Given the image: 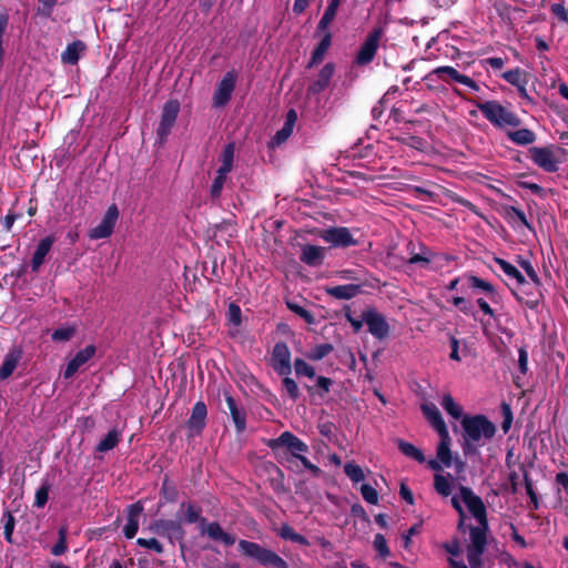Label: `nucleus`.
I'll use <instances>...</instances> for the list:
<instances>
[{
    "mask_svg": "<svg viewBox=\"0 0 568 568\" xmlns=\"http://www.w3.org/2000/svg\"><path fill=\"white\" fill-rule=\"evenodd\" d=\"M452 504L454 508L459 513V527L467 526L466 510L476 520V526L469 527L470 544L468 546V561L473 568H476L479 564V557L484 551L486 545V531H487V519L486 509L479 497L474 493L462 487L459 491L453 496Z\"/></svg>",
    "mask_w": 568,
    "mask_h": 568,
    "instance_id": "1",
    "label": "nucleus"
},
{
    "mask_svg": "<svg viewBox=\"0 0 568 568\" xmlns=\"http://www.w3.org/2000/svg\"><path fill=\"white\" fill-rule=\"evenodd\" d=\"M464 429L463 452L466 456L477 455L496 433V426L483 415L465 416L462 420Z\"/></svg>",
    "mask_w": 568,
    "mask_h": 568,
    "instance_id": "2",
    "label": "nucleus"
},
{
    "mask_svg": "<svg viewBox=\"0 0 568 568\" xmlns=\"http://www.w3.org/2000/svg\"><path fill=\"white\" fill-rule=\"evenodd\" d=\"M239 551L266 568H288V564L275 551L246 539L239 540Z\"/></svg>",
    "mask_w": 568,
    "mask_h": 568,
    "instance_id": "3",
    "label": "nucleus"
},
{
    "mask_svg": "<svg viewBox=\"0 0 568 568\" xmlns=\"http://www.w3.org/2000/svg\"><path fill=\"white\" fill-rule=\"evenodd\" d=\"M484 116L495 126H518L519 118L508 108L497 101H486L476 104Z\"/></svg>",
    "mask_w": 568,
    "mask_h": 568,
    "instance_id": "4",
    "label": "nucleus"
},
{
    "mask_svg": "<svg viewBox=\"0 0 568 568\" xmlns=\"http://www.w3.org/2000/svg\"><path fill=\"white\" fill-rule=\"evenodd\" d=\"M180 102L176 99L168 100L162 108L161 119L156 129V143L163 145L176 122L180 112Z\"/></svg>",
    "mask_w": 568,
    "mask_h": 568,
    "instance_id": "5",
    "label": "nucleus"
},
{
    "mask_svg": "<svg viewBox=\"0 0 568 568\" xmlns=\"http://www.w3.org/2000/svg\"><path fill=\"white\" fill-rule=\"evenodd\" d=\"M439 437L440 440L437 445L436 459L428 460V466L434 470H442L443 467L455 465L456 470L458 473L462 471L464 469V463L458 458H453L449 433L439 434Z\"/></svg>",
    "mask_w": 568,
    "mask_h": 568,
    "instance_id": "6",
    "label": "nucleus"
},
{
    "mask_svg": "<svg viewBox=\"0 0 568 568\" xmlns=\"http://www.w3.org/2000/svg\"><path fill=\"white\" fill-rule=\"evenodd\" d=\"M267 446L275 452L280 448H287L292 457L298 459L300 456H304V453L308 452V445L295 436L293 433L286 430L283 432L278 437L272 438L267 442Z\"/></svg>",
    "mask_w": 568,
    "mask_h": 568,
    "instance_id": "7",
    "label": "nucleus"
},
{
    "mask_svg": "<svg viewBox=\"0 0 568 568\" xmlns=\"http://www.w3.org/2000/svg\"><path fill=\"white\" fill-rule=\"evenodd\" d=\"M530 158L535 164L547 172H555L560 163L559 149L557 148H537L529 150Z\"/></svg>",
    "mask_w": 568,
    "mask_h": 568,
    "instance_id": "8",
    "label": "nucleus"
},
{
    "mask_svg": "<svg viewBox=\"0 0 568 568\" xmlns=\"http://www.w3.org/2000/svg\"><path fill=\"white\" fill-rule=\"evenodd\" d=\"M236 81L237 73L235 70L227 71L223 75L213 94V105L215 108H223L230 102L236 87Z\"/></svg>",
    "mask_w": 568,
    "mask_h": 568,
    "instance_id": "9",
    "label": "nucleus"
},
{
    "mask_svg": "<svg viewBox=\"0 0 568 568\" xmlns=\"http://www.w3.org/2000/svg\"><path fill=\"white\" fill-rule=\"evenodd\" d=\"M382 38V29L375 28L373 29L367 38L365 39L364 43L361 45L356 58L355 63L357 65H367L371 63L377 52V49L379 47V41Z\"/></svg>",
    "mask_w": 568,
    "mask_h": 568,
    "instance_id": "10",
    "label": "nucleus"
},
{
    "mask_svg": "<svg viewBox=\"0 0 568 568\" xmlns=\"http://www.w3.org/2000/svg\"><path fill=\"white\" fill-rule=\"evenodd\" d=\"M119 219V209L115 204L108 207L101 222L89 231V237L100 240L110 237Z\"/></svg>",
    "mask_w": 568,
    "mask_h": 568,
    "instance_id": "11",
    "label": "nucleus"
},
{
    "mask_svg": "<svg viewBox=\"0 0 568 568\" xmlns=\"http://www.w3.org/2000/svg\"><path fill=\"white\" fill-rule=\"evenodd\" d=\"M272 367L282 376H287L292 373L291 351L285 342H277L272 352Z\"/></svg>",
    "mask_w": 568,
    "mask_h": 568,
    "instance_id": "12",
    "label": "nucleus"
},
{
    "mask_svg": "<svg viewBox=\"0 0 568 568\" xmlns=\"http://www.w3.org/2000/svg\"><path fill=\"white\" fill-rule=\"evenodd\" d=\"M324 242L329 243L334 247H349L357 244L347 227L332 226L322 233Z\"/></svg>",
    "mask_w": 568,
    "mask_h": 568,
    "instance_id": "13",
    "label": "nucleus"
},
{
    "mask_svg": "<svg viewBox=\"0 0 568 568\" xmlns=\"http://www.w3.org/2000/svg\"><path fill=\"white\" fill-rule=\"evenodd\" d=\"M207 408L203 400L196 402L191 412V416L186 422L190 436H199L206 426Z\"/></svg>",
    "mask_w": 568,
    "mask_h": 568,
    "instance_id": "14",
    "label": "nucleus"
},
{
    "mask_svg": "<svg viewBox=\"0 0 568 568\" xmlns=\"http://www.w3.org/2000/svg\"><path fill=\"white\" fill-rule=\"evenodd\" d=\"M158 535L168 537L173 544V539L183 540L185 531L178 520L173 519H159L151 527Z\"/></svg>",
    "mask_w": 568,
    "mask_h": 568,
    "instance_id": "15",
    "label": "nucleus"
},
{
    "mask_svg": "<svg viewBox=\"0 0 568 568\" xmlns=\"http://www.w3.org/2000/svg\"><path fill=\"white\" fill-rule=\"evenodd\" d=\"M363 318L368 326V331L376 337H384L388 333V323L386 318L375 308L363 311Z\"/></svg>",
    "mask_w": 568,
    "mask_h": 568,
    "instance_id": "16",
    "label": "nucleus"
},
{
    "mask_svg": "<svg viewBox=\"0 0 568 568\" xmlns=\"http://www.w3.org/2000/svg\"><path fill=\"white\" fill-rule=\"evenodd\" d=\"M97 353V347L93 344L85 346L80 349L75 355L68 362L63 372L65 379L71 378L79 371V368L88 363Z\"/></svg>",
    "mask_w": 568,
    "mask_h": 568,
    "instance_id": "17",
    "label": "nucleus"
},
{
    "mask_svg": "<svg viewBox=\"0 0 568 568\" xmlns=\"http://www.w3.org/2000/svg\"><path fill=\"white\" fill-rule=\"evenodd\" d=\"M335 72V65L332 62L326 63L318 72L317 79L307 88V95H316L328 88Z\"/></svg>",
    "mask_w": 568,
    "mask_h": 568,
    "instance_id": "18",
    "label": "nucleus"
},
{
    "mask_svg": "<svg viewBox=\"0 0 568 568\" xmlns=\"http://www.w3.org/2000/svg\"><path fill=\"white\" fill-rule=\"evenodd\" d=\"M22 356L23 351L19 346H12L8 351L0 366V382L9 378L13 374V372L18 367V364L22 359Z\"/></svg>",
    "mask_w": 568,
    "mask_h": 568,
    "instance_id": "19",
    "label": "nucleus"
},
{
    "mask_svg": "<svg viewBox=\"0 0 568 568\" xmlns=\"http://www.w3.org/2000/svg\"><path fill=\"white\" fill-rule=\"evenodd\" d=\"M128 523L123 528L125 538L132 539L135 537L139 529V517L143 511V506L140 501L128 506Z\"/></svg>",
    "mask_w": 568,
    "mask_h": 568,
    "instance_id": "20",
    "label": "nucleus"
},
{
    "mask_svg": "<svg viewBox=\"0 0 568 568\" xmlns=\"http://www.w3.org/2000/svg\"><path fill=\"white\" fill-rule=\"evenodd\" d=\"M225 402H226L227 408L230 410L232 420L234 423L236 433L242 434L246 429V413H245V410L242 407H239L235 398L230 394H225Z\"/></svg>",
    "mask_w": 568,
    "mask_h": 568,
    "instance_id": "21",
    "label": "nucleus"
},
{
    "mask_svg": "<svg viewBox=\"0 0 568 568\" xmlns=\"http://www.w3.org/2000/svg\"><path fill=\"white\" fill-rule=\"evenodd\" d=\"M55 239L52 235H48L40 240L37 248L31 258V268L33 272H38L44 262L47 254L50 252Z\"/></svg>",
    "mask_w": 568,
    "mask_h": 568,
    "instance_id": "22",
    "label": "nucleus"
},
{
    "mask_svg": "<svg viewBox=\"0 0 568 568\" xmlns=\"http://www.w3.org/2000/svg\"><path fill=\"white\" fill-rule=\"evenodd\" d=\"M325 257L324 247L306 244L302 248L301 261L308 266H320Z\"/></svg>",
    "mask_w": 568,
    "mask_h": 568,
    "instance_id": "23",
    "label": "nucleus"
},
{
    "mask_svg": "<svg viewBox=\"0 0 568 568\" xmlns=\"http://www.w3.org/2000/svg\"><path fill=\"white\" fill-rule=\"evenodd\" d=\"M322 33L323 37L312 52L311 59L306 67L307 69H311L314 65L321 63L332 44V33L328 30Z\"/></svg>",
    "mask_w": 568,
    "mask_h": 568,
    "instance_id": "24",
    "label": "nucleus"
},
{
    "mask_svg": "<svg viewBox=\"0 0 568 568\" xmlns=\"http://www.w3.org/2000/svg\"><path fill=\"white\" fill-rule=\"evenodd\" d=\"M422 410L427 418V420L432 424V426L437 430L438 434H445L448 432L447 426L440 415V412L433 403H424L422 405Z\"/></svg>",
    "mask_w": 568,
    "mask_h": 568,
    "instance_id": "25",
    "label": "nucleus"
},
{
    "mask_svg": "<svg viewBox=\"0 0 568 568\" xmlns=\"http://www.w3.org/2000/svg\"><path fill=\"white\" fill-rule=\"evenodd\" d=\"M205 530L202 534H206L211 539L219 540L225 546H233L235 544V537L223 530L217 521L207 523L204 525Z\"/></svg>",
    "mask_w": 568,
    "mask_h": 568,
    "instance_id": "26",
    "label": "nucleus"
},
{
    "mask_svg": "<svg viewBox=\"0 0 568 568\" xmlns=\"http://www.w3.org/2000/svg\"><path fill=\"white\" fill-rule=\"evenodd\" d=\"M361 284H346L326 287V293L336 300H351L362 292Z\"/></svg>",
    "mask_w": 568,
    "mask_h": 568,
    "instance_id": "27",
    "label": "nucleus"
},
{
    "mask_svg": "<svg viewBox=\"0 0 568 568\" xmlns=\"http://www.w3.org/2000/svg\"><path fill=\"white\" fill-rule=\"evenodd\" d=\"M85 50V44L81 40H75L69 43L61 54V60L67 64H77L80 59V53Z\"/></svg>",
    "mask_w": 568,
    "mask_h": 568,
    "instance_id": "28",
    "label": "nucleus"
},
{
    "mask_svg": "<svg viewBox=\"0 0 568 568\" xmlns=\"http://www.w3.org/2000/svg\"><path fill=\"white\" fill-rule=\"evenodd\" d=\"M342 0H329L328 4L324 11V14L322 16L317 27H316V34H320L321 32H324L328 29V26L334 20L336 12L338 10V7L341 4Z\"/></svg>",
    "mask_w": 568,
    "mask_h": 568,
    "instance_id": "29",
    "label": "nucleus"
},
{
    "mask_svg": "<svg viewBox=\"0 0 568 568\" xmlns=\"http://www.w3.org/2000/svg\"><path fill=\"white\" fill-rule=\"evenodd\" d=\"M433 256V253L426 246L419 244L417 252L414 250L410 252L409 263L418 265L420 268H428Z\"/></svg>",
    "mask_w": 568,
    "mask_h": 568,
    "instance_id": "30",
    "label": "nucleus"
},
{
    "mask_svg": "<svg viewBox=\"0 0 568 568\" xmlns=\"http://www.w3.org/2000/svg\"><path fill=\"white\" fill-rule=\"evenodd\" d=\"M121 440V432L116 428L111 429L97 445L95 450L105 453L112 450Z\"/></svg>",
    "mask_w": 568,
    "mask_h": 568,
    "instance_id": "31",
    "label": "nucleus"
},
{
    "mask_svg": "<svg viewBox=\"0 0 568 568\" xmlns=\"http://www.w3.org/2000/svg\"><path fill=\"white\" fill-rule=\"evenodd\" d=\"M184 507H186L185 521L187 524L200 523L202 526L206 524L207 519L201 516L202 509L200 506L192 503H182L180 508L183 509Z\"/></svg>",
    "mask_w": 568,
    "mask_h": 568,
    "instance_id": "32",
    "label": "nucleus"
},
{
    "mask_svg": "<svg viewBox=\"0 0 568 568\" xmlns=\"http://www.w3.org/2000/svg\"><path fill=\"white\" fill-rule=\"evenodd\" d=\"M454 483L455 480L449 474H437L435 476L436 491L445 497L452 494Z\"/></svg>",
    "mask_w": 568,
    "mask_h": 568,
    "instance_id": "33",
    "label": "nucleus"
},
{
    "mask_svg": "<svg viewBox=\"0 0 568 568\" xmlns=\"http://www.w3.org/2000/svg\"><path fill=\"white\" fill-rule=\"evenodd\" d=\"M442 407L455 419L463 417V407L455 402L450 394H445L440 402Z\"/></svg>",
    "mask_w": 568,
    "mask_h": 568,
    "instance_id": "34",
    "label": "nucleus"
},
{
    "mask_svg": "<svg viewBox=\"0 0 568 568\" xmlns=\"http://www.w3.org/2000/svg\"><path fill=\"white\" fill-rule=\"evenodd\" d=\"M509 139L518 145L531 144L536 140L535 133L529 129H519L508 133Z\"/></svg>",
    "mask_w": 568,
    "mask_h": 568,
    "instance_id": "35",
    "label": "nucleus"
},
{
    "mask_svg": "<svg viewBox=\"0 0 568 568\" xmlns=\"http://www.w3.org/2000/svg\"><path fill=\"white\" fill-rule=\"evenodd\" d=\"M495 262L508 277L514 278L518 284L525 283V277L513 264L503 258H495Z\"/></svg>",
    "mask_w": 568,
    "mask_h": 568,
    "instance_id": "36",
    "label": "nucleus"
},
{
    "mask_svg": "<svg viewBox=\"0 0 568 568\" xmlns=\"http://www.w3.org/2000/svg\"><path fill=\"white\" fill-rule=\"evenodd\" d=\"M161 495L168 503H175L179 497L176 486L169 479L168 476H165L162 481Z\"/></svg>",
    "mask_w": 568,
    "mask_h": 568,
    "instance_id": "37",
    "label": "nucleus"
},
{
    "mask_svg": "<svg viewBox=\"0 0 568 568\" xmlns=\"http://www.w3.org/2000/svg\"><path fill=\"white\" fill-rule=\"evenodd\" d=\"M333 349L334 347L331 343L318 344L306 354V357L314 362L321 361L331 354Z\"/></svg>",
    "mask_w": 568,
    "mask_h": 568,
    "instance_id": "38",
    "label": "nucleus"
},
{
    "mask_svg": "<svg viewBox=\"0 0 568 568\" xmlns=\"http://www.w3.org/2000/svg\"><path fill=\"white\" fill-rule=\"evenodd\" d=\"M466 281L468 287L470 288L478 290L489 295H493L495 293V288L489 282L484 281L477 276L470 275L466 278Z\"/></svg>",
    "mask_w": 568,
    "mask_h": 568,
    "instance_id": "39",
    "label": "nucleus"
},
{
    "mask_svg": "<svg viewBox=\"0 0 568 568\" xmlns=\"http://www.w3.org/2000/svg\"><path fill=\"white\" fill-rule=\"evenodd\" d=\"M67 536H68L67 527H64V526L60 527L58 530V541L51 548V554L53 556H61L68 550Z\"/></svg>",
    "mask_w": 568,
    "mask_h": 568,
    "instance_id": "40",
    "label": "nucleus"
},
{
    "mask_svg": "<svg viewBox=\"0 0 568 568\" xmlns=\"http://www.w3.org/2000/svg\"><path fill=\"white\" fill-rule=\"evenodd\" d=\"M398 447L405 456H407L412 459H415L419 463L425 462V456H424L423 452L420 449H418L417 447H415L414 445L406 443V442H399Z\"/></svg>",
    "mask_w": 568,
    "mask_h": 568,
    "instance_id": "41",
    "label": "nucleus"
},
{
    "mask_svg": "<svg viewBox=\"0 0 568 568\" xmlns=\"http://www.w3.org/2000/svg\"><path fill=\"white\" fill-rule=\"evenodd\" d=\"M344 473L354 484L362 483L365 479L363 468L354 463H346Z\"/></svg>",
    "mask_w": 568,
    "mask_h": 568,
    "instance_id": "42",
    "label": "nucleus"
},
{
    "mask_svg": "<svg viewBox=\"0 0 568 568\" xmlns=\"http://www.w3.org/2000/svg\"><path fill=\"white\" fill-rule=\"evenodd\" d=\"M60 0H38L37 16L50 19L52 17L54 7L58 6Z\"/></svg>",
    "mask_w": 568,
    "mask_h": 568,
    "instance_id": "43",
    "label": "nucleus"
},
{
    "mask_svg": "<svg viewBox=\"0 0 568 568\" xmlns=\"http://www.w3.org/2000/svg\"><path fill=\"white\" fill-rule=\"evenodd\" d=\"M75 333L77 329L74 326L59 327L53 331L51 338L53 342H68L75 335Z\"/></svg>",
    "mask_w": 568,
    "mask_h": 568,
    "instance_id": "44",
    "label": "nucleus"
},
{
    "mask_svg": "<svg viewBox=\"0 0 568 568\" xmlns=\"http://www.w3.org/2000/svg\"><path fill=\"white\" fill-rule=\"evenodd\" d=\"M294 369L297 376H307L310 378H314L316 375L315 368L302 358H296L294 361Z\"/></svg>",
    "mask_w": 568,
    "mask_h": 568,
    "instance_id": "45",
    "label": "nucleus"
},
{
    "mask_svg": "<svg viewBox=\"0 0 568 568\" xmlns=\"http://www.w3.org/2000/svg\"><path fill=\"white\" fill-rule=\"evenodd\" d=\"M3 520H4V527H3L4 538L9 544H13L12 535H13V530H14V526H16V518L9 510H7L3 514Z\"/></svg>",
    "mask_w": 568,
    "mask_h": 568,
    "instance_id": "46",
    "label": "nucleus"
},
{
    "mask_svg": "<svg viewBox=\"0 0 568 568\" xmlns=\"http://www.w3.org/2000/svg\"><path fill=\"white\" fill-rule=\"evenodd\" d=\"M50 485L48 483L42 484L36 491L33 506L42 508L45 506L49 499Z\"/></svg>",
    "mask_w": 568,
    "mask_h": 568,
    "instance_id": "47",
    "label": "nucleus"
},
{
    "mask_svg": "<svg viewBox=\"0 0 568 568\" xmlns=\"http://www.w3.org/2000/svg\"><path fill=\"white\" fill-rule=\"evenodd\" d=\"M282 385L291 399L296 400L300 397V395H301L300 388H298L296 382L293 378H291L288 375L284 376V378L282 381Z\"/></svg>",
    "mask_w": 568,
    "mask_h": 568,
    "instance_id": "48",
    "label": "nucleus"
},
{
    "mask_svg": "<svg viewBox=\"0 0 568 568\" xmlns=\"http://www.w3.org/2000/svg\"><path fill=\"white\" fill-rule=\"evenodd\" d=\"M226 317L230 324L240 326L242 323V311L241 307L234 302L230 303Z\"/></svg>",
    "mask_w": 568,
    "mask_h": 568,
    "instance_id": "49",
    "label": "nucleus"
},
{
    "mask_svg": "<svg viewBox=\"0 0 568 568\" xmlns=\"http://www.w3.org/2000/svg\"><path fill=\"white\" fill-rule=\"evenodd\" d=\"M287 307L296 315L302 317L307 324H314L315 317L311 311L295 303H287Z\"/></svg>",
    "mask_w": 568,
    "mask_h": 568,
    "instance_id": "50",
    "label": "nucleus"
},
{
    "mask_svg": "<svg viewBox=\"0 0 568 568\" xmlns=\"http://www.w3.org/2000/svg\"><path fill=\"white\" fill-rule=\"evenodd\" d=\"M361 494L368 504L376 505L378 503V493L372 485L362 484Z\"/></svg>",
    "mask_w": 568,
    "mask_h": 568,
    "instance_id": "51",
    "label": "nucleus"
},
{
    "mask_svg": "<svg viewBox=\"0 0 568 568\" xmlns=\"http://www.w3.org/2000/svg\"><path fill=\"white\" fill-rule=\"evenodd\" d=\"M136 544L140 546V547H144V548H148V549H151L153 551H155L156 554H163L164 551V548H163V545L156 539V538H138L136 539Z\"/></svg>",
    "mask_w": 568,
    "mask_h": 568,
    "instance_id": "52",
    "label": "nucleus"
},
{
    "mask_svg": "<svg viewBox=\"0 0 568 568\" xmlns=\"http://www.w3.org/2000/svg\"><path fill=\"white\" fill-rule=\"evenodd\" d=\"M351 515L354 518L361 520L364 525H371V518L367 515L365 508L361 504L356 503L351 506Z\"/></svg>",
    "mask_w": 568,
    "mask_h": 568,
    "instance_id": "53",
    "label": "nucleus"
},
{
    "mask_svg": "<svg viewBox=\"0 0 568 568\" xmlns=\"http://www.w3.org/2000/svg\"><path fill=\"white\" fill-rule=\"evenodd\" d=\"M8 24H9L8 14L1 13L0 14V68L2 67V63H3V55H4L3 37L7 31Z\"/></svg>",
    "mask_w": 568,
    "mask_h": 568,
    "instance_id": "54",
    "label": "nucleus"
},
{
    "mask_svg": "<svg viewBox=\"0 0 568 568\" xmlns=\"http://www.w3.org/2000/svg\"><path fill=\"white\" fill-rule=\"evenodd\" d=\"M225 181H226L225 178L217 175V174L214 178L213 183L210 189V195L213 200L220 199Z\"/></svg>",
    "mask_w": 568,
    "mask_h": 568,
    "instance_id": "55",
    "label": "nucleus"
},
{
    "mask_svg": "<svg viewBox=\"0 0 568 568\" xmlns=\"http://www.w3.org/2000/svg\"><path fill=\"white\" fill-rule=\"evenodd\" d=\"M293 130L294 128L290 126V125H286L284 124L282 126V129H280L275 135L273 136V142L276 144V145H281L282 143H284L293 133Z\"/></svg>",
    "mask_w": 568,
    "mask_h": 568,
    "instance_id": "56",
    "label": "nucleus"
},
{
    "mask_svg": "<svg viewBox=\"0 0 568 568\" xmlns=\"http://www.w3.org/2000/svg\"><path fill=\"white\" fill-rule=\"evenodd\" d=\"M234 150L235 145L233 142L227 143L222 152L221 161L223 165L232 166L233 168V161H234Z\"/></svg>",
    "mask_w": 568,
    "mask_h": 568,
    "instance_id": "57",
    "label": "nucleus"
},
{
    "mask_svg": "<svg viewBox=\"0 0 568 568\" xmlns=\"http://www.w3.org/2000/svg\"><path fill=\"white\" fill-rule=\"evenodd\" d=\"M273 468L277 475V478L272 479V481H271L272 487H273L274 491H276V493H284L286 490L284 487V473L276 465H273Z\"/></svg>",
    "mask_w": 568,
    "mask_h": 568,
    "instance_id": "58",
    "label": "nucleus"
},
{
    "mask_svg": "<svg viewBox=\"0 0 568 568\" xmlns=\"http://www.w3.org/2000/svg\"><path fill=\"white\" fill-rule=\"evenodd\" d=\"M374 547L381 556L385 557L389 554L387 540L382 534H377L374 539Z\"/></svg>",
    "mask_w": 568,
    "mask_h": 568,
    "instance_id": "59",
    "label": "nucleus"
},
{
    "mask_svg": "<svg viewBox=\"0 0 568 568\" xmlns=\"http://www.w3.org/2000/svg\"><path fill=\"white\" fill-rule=\"evenodd\" d=\"M332 385H333V381L328 377L318 376L316 378V386L318 387V395L322 397L325 394L329 393Z\"/></svg>",
    "mask_w": 568,
    "mask_h": 568,
    "instance_id": "60",
    "label": "nucleus"
},
{
    "mask_svg": "<svg viewBox=\"0 0 568 568\" xmlns=\"http://www.w3.org/2000/svg\"><path fill=\"white\" fill-rule=\"evenodd\" d=\"M298 460L302 463L304 468H306L311 473L313 477L318 478L323 474L322 469L317 465L311 463V460L307 457L300 456Z\"/></svg>",
    "mask_w": 568,
    "mask_h": 568,
    "instance_id": "61",
    "label": "nucleus"
},
{
    "mask_svg": "<svg viewBox=\"0 0 568 568\" xmlns=\"http://www.w3.org/2000/svg\"><path fill=\"white\" fill-rule=\"evenodd\" d=\"M551 12L564 22H568V8H565L562 3H554L551 6Z\"/></svg>",
    "mask_w": 568,
    "mask_h": 568,
    "instance_id": "62",
    "label": "nucleus"
},
{
    "mask_svg": "<svg viewBox=\"0 0 568 568\" xmlns=\"http://www.w3.org/2000/svg\"><path fill=\"white\" fill-rule=\"evenodd\" d=\"M519 264H520L521 268L526 272L528 277L534 283H538L539 278H538V275H537L536 271L534 270L531 263L529 261L523 260V261H520Z\"/></svg>",
    "mask_w": 568,
    "mask_h": 568,
    "instance_id": "63",
    "label": "nucleus"
},
{
    "mask_svg": "<svg viewBox=\"0 0 568 568\" xmlns=\"http://www.w3.org/2000/svg\"><path fill=\"white\" fill-rule=\"evenodd\" d=\"M453 304L465 314L471 313L473 307L464 297H459V296L454 297Z\"/></svg>",
    "mask_w": 568,
    "mask_h": 568,
    "instance_id": "64",
    "label": "nucleus"
}]
</instances>
